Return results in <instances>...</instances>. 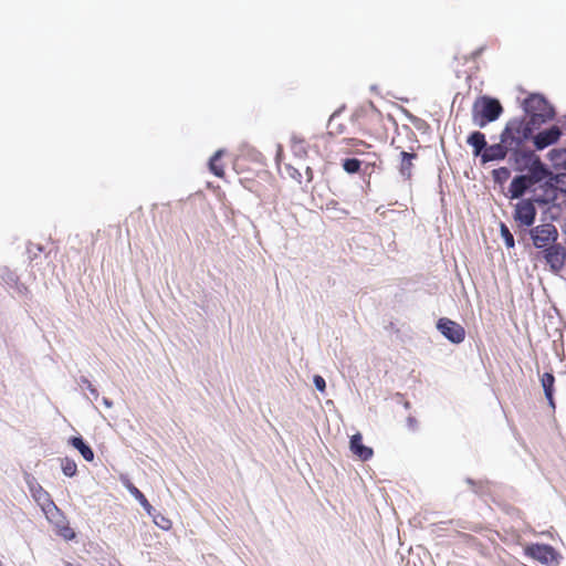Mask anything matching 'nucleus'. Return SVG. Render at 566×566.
I'll return each instance as SVG.
<instances>
[{"label": "nucleus", "instance_id": "f257e3e1", "mask_svg": "<svg viewBox=\"0 0 566 566\" xmlns=\"http://www.w3.org/2000/svg\"><path fill=\"white\" fill-rule=\"evenodd\" d=\"M352 123L364 135L381 137L384 134L382 114L371 103L356 109Z\"/></svg>", "mask_w": 566, "mask_h": 566}, {"label": "nucleus", "instance_id": "f03ea898", "mask_svg": "<svg viewBox=\"0 0 566 566\" xmlns=\"http://www.w3.org/2000/svg\"><path fill=\"white\" fill-rule=\"evenodd\" d=\"M536 127L525 119H512L501 134V142L509 146V149L515 154L522 151L526 140L533 137V130Z\"/></svg>", "mask_w": 566, "mask_h": 566}, {"label": "nucleus", "instance_id": "7ed1b4c3", "mask_svg": "<svg viewBox=\"0 0 566 566\" xmlns=\"http://www.w3.org/2000/svg\"><path fill=\"white\" fill-rule=\"evenodd\" d=\"M503 113L501 103L489 96L478 97L472 105V122L483 128L489 123L496 120Z\"/></svg>", "mask_w": 566, "mask_h": 566}, {"label": "nucleus", "instance_id": "20e7f679", "mask_svg": "<svg viewBox=\"0 0 566 566\" xmlns=\"http://www.w3.org/2000/svg\"><path fill=\"white\" fill-rule=\"evenodd\" d=\"M524 108L530 115L528 122L537 128L555 116L553 106L539 94L527 97L524 101Z\"/></svg>", "mask_w": 566, "mask_h": 566}, {"label": "nucleus", "instance_id": "39448f33", "mask_svg": "<svg viewBox=\"0 0 566 566\" xmlns=\"http://www.w3.org/2000/svg\"><path fill=\"white\" fill-rule=\"evenodd\" d=\"M531 237L537 249H547L557 240L558 232L554 224L544 223L531 230Z\"/></svg>", "mask_w": 566, "mask_h": 566}, {"label": "nucleus", "instance_id": "423d86ee", "mask_svg": "<svg viewBox=\"0 0 566 566\" xmlns=\"http://www.w3.org/2000/svg\"><path fill=\"white\" fill-rule=\"evenodd\" d=\"M437 328L447 339L454 344H459L464 340V328L459 323L451 321L450 318H440L437 323Z\"/></svg>", "mask_w": 566, "mask_h": 566}, {"label": "nucleus", "instance_id": "0eeeda50", "mask_svg": "<svg viewBox=\"0 0 566 566\" xmlns=\"http://www.w3.org/2000/svg\"><path fill=\"white\" fill-rule=\"evenodd\" d=\"M536 218V208L531 200H521L515 206L514 220L520 227H531Z\"/></svg>", "mask_w": 566, "mask_h": 566}, {"label": "nucleus", "instance_id": "6e6552de", "mask_svg": "<svg viewBox=\"0 0 566 566\" xmlns=\"http://www.w3.org/2000/svg\"><path fill=\"white\" fill-rule=\"evenodd\" d=\"M562 135L563 132L558 126H551L548 129L539 132L538 134L532 137L534 147L536 150H543L556 144Z\"/></svg>", "mask_w": 566, "mask_h": 566}, {"label": "nucleus", "instance_id": "1a4fd4ad", "mask_svg": "<svg viewBox=\"0 0 566 566\" xmlns=\"http://www.w3.org/2000/svg\"><path fill=\"white\" fill-rule=\"evenodd\" d=\"M544 258L554 273H559L566 261V250L559 244H553L545 249Z\"/></svg>", "mask_w": 566, "mask_h": 566}, {"label": "nucleus", "instance_id": "9d476101", "mask_svg": "<svg viewBox=\"0 0 566 566\" xmlns=\"http://www.w3.org/2000/svg\"><path fill=\"white\" fill-rule=\"evenodd\" d=\"M524 156L527 157L531 161L528 168L530 174L525 176L528 177L534 185L548 176V169L537 156H535L532 151L525 153Z\"/></svg>", "mask_w": 566, "mask_h": 566}, {"label": "nucleus", "instance_id": "9b49d317", "mask_svg": "<svg viewBox=\"0 0 566 566\" xmlns=\"http://www.w3.org/2000/svg\"><path fill=\"white\" fill-rule=\"evenodd\" d=\"M349 448L353 454H355L361 461L369 460L374 454L371 448L363 444V437L360 433H355L352 436Z\"/></svg>", "mask_w": 566, "mask_h": 566}, {"label": "nucleus", "instance_id": "f8f14e48", "mask_svg": "<svg viewBox=\"0 0 566 566\" xmlns=\"http://www.w3.org/2000/svg\"><path fill=\"white\" fill-rule=\"evenodd\" d=\"M509 150V146H506L502 142L491 146L486 145V148L481 156V160L482 163L485 164L493 160L504 159Z\"/></svg>", "mask_w": 566, "mask_h": 566}, {"label": "nucleus", "instance_id": "ddd939ff", "mask_svg": "<svg viewBox=\"0 0 566 566\" xmlns=\"http://www.w3.org/2000/svg\"><path fill=\"white\" fill-rule=\"evenodd\" d=\"M534 184L532 180L525 175L516 176L509 187V192L512 199H517L522 197L525 191L531 188Z\"/></svg>", "mask_w": 566, "mask_h": 566}, {"label": "nucleus", "instance_id": "4468645a", "mask_svg": "<svg viewBox=\"0 0 566 566\" xmlns=\"http://www.w3.org/2000/svg\"><path fill=\"white\" fill-rule=\"evenodd\" d=\"M417 158L418 155L413 151H400L399 172L406 180L411 179L413 160H416Z\"/></svg>", "mask_w": 566, "mask_h": 566}, {"label": "nucleus", "instance_id": "2eb2a0df", "mask_svg": "<svg viewBox=\"0 0 566 566\" xmlns=\"http://www.w3.org/2000/svg\"><path fill=\"white\" fill-rule=\"evenodd\" d=\"M467 143L473 148L474 156H482L486 148L485 135L479 130L473 132L467 139Z\"/></svg>", "mask_w": 566, "mask_h": 566}, {"label": "nucleus", "instance_id": "dca6fc26", "mask_svg": "<svg viewBox=\"0 0 566 566\" xmlns=\"http://www.w3.org/2000/svg\"><path fill=\"white\" fill-rule=\"evenodd\" d=\"M541 384L544 389L545 397L548 401V405L555 409V401H554V384H555V377L552 373H544L541 377Z\"/></svg>", "mask_w": 566, "mask_h": 566}, {"label": "nucleus", "instance_id": "f3484780", "mask_svg": "<svg viewBox=\"0 0 566 566\" xmlns=\"http://www.w3.org/2000/svg\"><path fill=\"white\" fill-rule=\"evenodd\" d=\"M343 143L347 146L344 149L345 154H364L365 149L370 147L369 144L357 138H345Z\"/></svg>", "mask_w": 566, "mask_h": 566}, {"label": "nucleus", "instance_id": "a211bd4d", "mask_svg": "<svg viewBox=\"0 0 566 566\" xmlns=\"http://www.w3.org/2000/svg\"><path fill=\"white\" fill-rule=\"evenodd\" d=\"M70 443L80 451L82 457L91 462L94 459V452L90 446H87L81 437H72Z\"/></svg>", "mask_w": 566, "mask_h": 566}, {"label": "nucleus", "instance_id": "6ab92c4d", "mask_svg": "<svg viewBox=\"0 0 566 566\" xmlns=\"http://www.w3.org/2000/svg\"><path fill=\"white\" fill-rule=\"evenodd\" d=\"M291 150L297 158H305L307 156V144L305 139L293 136L291 138Z\"/></svg>", "mask_w": 566, "mask_h": 566}, {"label": "nucleus", "instance_id": "aec40b11", "mask_svg": "<svg viewBox=\"0 0 566 566\" xmlns=\"http://www.w3.org/2000/svg\"><path fill=\"white\" fill-rule=\"evenodd\" d=\"M221 154H222L221 150L217 151L212 156V158L210 159V163H209V168H210L211 172L219 178H222L224 176L223 166L220 164Z\"/></svg>", "mask_w": 566, "mask_h": 566}, {"label": "nucleus", "instance_id": "412c9836", "mask_svg": "<svg viewBox=\"0 0 566 566\" xmlns=\"http://www.w3.org/2000/svg\"><path fill=\"white\" fill-rule=\"evenodd\" d=\"M128 491L130 494L140 503V505L147 511L150 512L151 505L144 495L143 492H140L135 485L130 484L128 486Z\"/></svg>", "mask_w": 566, "mask_h": 566}, {"label": "nucleus", "instance_id": "4be33fe9", "mask_svg": "<svg viewBox=\"0 0 566 566\" xmlns=\"http://www.w3.org/2000/svg\"><path fill=\"white\" fill-rule=\"evenodd\" d=\"M360 160L356 158H346L343 160V168L348 174H356L360 169Z\"/></svg>", "mask_w": 566, "mask_h": 566}, {"label": "nucleus", "instance_id": "5701e85b", "mask_svg": "<svg viewBox=\"0 0 566 566\" xmlns=\"http://www.w3.org/2000/svg\"><path fill=\"white\" fill-rule=\"evenodd\" d=\"M62 471L66 476H74L77 472V465L73 460L65 458L62 460Z\"/></svg>", "mask_w": 566, "mask_h": 566}, {"label": "nucleus", "instance_id": "b1692460", "mask_svg": "<svg viewBox=\"0 0 566 566\" xmlns=\"http://www.w3.org/2000/svg\"><path fill=\"white\" fill-rule=\"evenodd\" d=\"M329 134L340 135L345 133V127L342 123H338L337 116H332L328 123Z\"/></svg>", "mask_w": 566, "mask_h": 566}, {"label": "nucleus", "instance_id": "393cba45", "mask_svg": "<svg viewBox=\"0 0 566 566\" xmlns=\"http://www.w3.org/2000/svg\"><path fill=\"white\" fill-rule=\"evenodd\" d=\"M500 231H501V235L505 242V245L507 248H514V244H515L514 237L505 223H501Z\"/></svg>", "mask_w": 566, "mask_h": 566}, {"label": "nucleus", "instance_id": "a878e982", "mask_svg": "<svg viewBox=\"0 0 566 566\" xmlns=\"http://www.w3.org/2000/svg\"><path fill=\"white\" fill-rule=\"evenodd\" d=\"M553 554V548L548 545H536L534 548V557L538 559H547V555Z\"/></svg>", "mask_w": 566, "mask_h": 566}, {"label": "nucleus", "instance_id": "bb28decb", "mask_svg": "<svg viewBox=\"0 0 566 566\" xmlns=\"http://www.w3.org/2000/svg\"><path fill=\"white\" fill-rule=\"evenodd\" d=\"M286 172L291 178L296 180L298 184L302 182V174L298 171V169L289 165L286 166Z\"/></svg>", "mask_w": 566, "mask_h": 566}, {"label": "nucleus", "instance_id": "cd10ccee", "mask_svg": "<svg viewBox=\"0 0 566 566\" xmlns=\"http://www.w3.org/2000/svg\"><path fill=\"white\" fill-rule=\"evenodd\" d=\"M33 496L38 502L49 501V493L44 491L41 486H39V490L36 491V493L33 494Z\"/></svg>", "mask_w": 566, "mask_h": 566}, {"label": "nucleus", "instance_id": "c85d7f7f", "mask_svg": "<svg viewBox=\"0 0 566 566\" xmlns=\"http://www.w3.org/2000/svg\"><path fill=\"white\" fill-rule=\"evenodd\" d=\"M314 384L316 386V388L319 390V391H324L325 390V387H326V384H325V380L322 376H315L314 377Z\"/></svg>", "mask_w": 566, "mask_h": 566}, {"label": "nucleus", "instance_id": "c756f323", "mask_svg": "<svg viewBox=\"0 0 566 566\" xmlns=\"http://www.w3.org/2000/svg\"><path fill=\"white\" fill-rule=\"evenodd\" d=\"M305 174H306V181L311 182L313 180V170L311 167H305Z\"/></svg>", "mask_w": 566, "mask_h": 566}, {"label": "nucleus", "instance_id": "7c9ffc66", "mask_svg": "<svg viewBox=\"0 0 566 566\" xmlns=\"http://www.w3.org/2000/svg\"><path fill=\"white\" fill-rule=\"evenodd\" d=\"M283 157V147L281 145H277V151H276V163L280 164L281 159Z\"/></svg>", "mask_w": 566, "mask_h": 566}, {"label": "nucleus", "instance_id": "2f4dec72", "mask_svg": "<svg viewBox=\"0 0 566 566\" xmlns=\"http://www.w3.org/2000/svg\"><path fill=\"white\" fill-rule=\"evenodd\" d=\"M407 422H408V426H409L411 429H416V427H417V420H416L415 418L409 417V418L407 419Z\"/></svg>", "mask_w": 566, "mask_h": 566}, {"label": "nucleus", "instance_id": "473e14b6", "mask_svg": "<svg viewBox=\"0 0 566 566\" xmlns=\"http://www.w3.org/2000/svg\"><path fill=\"white\" fill-rule=\"evenodd\" d=\"M494 174L496 176H499L501 174V176H507L509 175V170L506 168H501L499 170H494Z\"/></svg>", "mask_w": 566, "mask_h": 566}, {"label": "nucleus", "instance_id": "72a5a7b5", "mask_svg": "<svg viewBox=\"0 0 566 566\" xmlns=\"http://www.w3.org/2000/svg\"><path fill=\"white\" fill-rule=\"evenodd\" d=\"M494 174L496 176H499L501 174V176H507L509 175V170L506 168H501L499 170H494Z\"/></svg>", "mask_w": 566, "mask_h": 566}, {"label": "nucleus", "instance_id": "f704fd0d", "mask_svg": "<svg viewBox=\"0 0 566 566\" xmlns=\"http://www.w3.org/2000/svg\"><path fill=\"white\" fill-rule=\"evenodd\" d=\"M63 536L67 539L74 538L75 534L72 530H67L65 533H63Z\"/></svg>", "mask_w": 566, "mask_h": 566}, {"label": "nucleus", "instance_id": "c9c22d12", "mask_svg": "<svg viewBox=\"0 0 566 566\" xmlns=\"http://www.w3.org/2000/svg\"><path fill=\"white\" fill-rule=\"evenodd\" d=\"M556 154H560V151H557V150H555V149H554V150H552V151L549 153L551 159H554V155H556Z\"/></svg>", "mask_w": 566, "mask_h": 566}]
</instances>
